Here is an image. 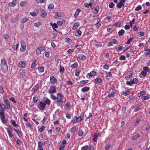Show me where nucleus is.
Instances as JSON below:
<instances>
[{"mask_svg":"<svg viewBox=\"0 0 150 150\" xmlns=\"http://www.w3.org/2000/svg\"><path fill=\"white\" fill-rule=\"evenodd\" d=\"M150 96L149 95H148L146 96H144L142 98V100H148L150 98Z\"/></svg>","mask_w":150,"mask_h":150,"instance_id":"nucleus-33","label":"nucleus"},{"mask_svg":"<svg viewBox=\"0 0 150 150\" xmlns=\"http://www.w3.org/2000/svg\"><path fill=\"white\" fill-rule=\"evenodd\" d=\"M45 104L46 103L47 105H50L51 103V101L49 99H47V100H46L45 101Z\"/></svg>","mask_w":150,"mask_h":150,"instance_id":"nucleus-60","label":"nucleus"},{"mask_svg":"<svg viewBox=\"0 0 150 150\" xmlns=\"http://www.w3.org/2000/svg\"><path fill=\"white\" fill-rule=\"evenodd\" d=\"M18 19V17H16L15 18H13L11 19V22L12 23H14L16 22L17 21Z\"/></svg>","mask_w":150,"mask_h":150,"instance_id":"nucleus-45","label":"nucleus"},{"mask_svg":"<svg viewBox=\"0 0 150 150\" xmlns=\"http://www.w3.org/2000/svg\"><path fill=\"white\" fill-rule=\"evenodd\" d=\"M40 11L41 14V16L43 18H45L47 17V13L43 9L40 10Z\"/></svg>","mask_w":150,"mask_h":150,"instance_id":"nucleus-10","label":"nucleus"},{"mask_svg":"<svg viewBox=\"0 0 150 150\" xmlns=\"http://www.w3.org/2000/svg\"><path fill=\"white\" fill-rule=\"evenodd\" d=\"M90 89V88L89 87L85 86L82 88L81 91L82 92L85 93L88 91Z\"/></svg>","mask_w":150,"mask_h":150,"instance_id":"nucleus-25","label":"nucleus"},{"mask_svg":"<svg viewBox=\"0 0 150 150\" xmlns=\"http://www.w3.org/2000/svg\"><path fill=\"white\" fill-rule=\"evenodd\" d=\"M123 47L122 46H120L118 47H117L116 49V50L117 51H121Z\"/></svg>","mask_w":150,"mask_h":150,"instance_id":"nucleus-59","label":"nucleus"},{"mask_svg":"<svg viewBox=\"0 0 150 150\" xmlns=\"http://www.w3.org/2000/svg\"><path fill=\"white\" fill-rule=\"evenodd\" d=\"M3 99L4 102L6 104L7 109H10L11 105L9 100L4 96H3Z\"/></svg>","mask_w":150,"mask_h":150,"instance_id":"nucleus-5","label":"nucleus"},{"mask_svg":"<svg viewBox=\"0 0 150 150\" xmlns=\"http://www.w3.org/2000/svg\"><path fill=\"white\" fill-rule=\"evenodd\" d=\"M25 125L26 127L29 129H30L32 128V126L31 124L29 122H28L25 123Z\"/></svg>","mask_w":150,"mask_h":150,"instance_id":"nucleus-44","label":"nucleus"},{"mask_svg":"<svg viewBox=\"0 0 150 150\" xmlns=\"http://www.w3.org/2000/svg\"><path fill=\"white\" fill-rule=\"evenodd\" d=\"M80 26V24L79 22H75L72 28L73 30H75L78 27Z\"/></svg>","mask_w":150,"mask_h":150,"instance_id":"nucleus-19","label":"nucleus"},{"mask_svg":"<svg viewBox=\"0 0 150 150\" xmlns=\"http://www.w3.org/2000/svg\"><path fill=\"white\" fill-rule=\"evenodd\" d=\"M57 90L56 87L54 86H51L48 92L49 94L56 93Z\"/></svg>","mask_w":150,"mask_h":150,"instance_id":"nucleus-6","label":"nucleus"},{"mask_svg":"<svg viewBox=\"0 0 150 150\" xmlns=\"http://www.w3.org/2000/svg\"><path fill=\"white\" fill-rule=\"evenodd\" d=\"M133 38H131L129 39L128 41L126 42V44H129L130 43L132 42L133 40Z\"/></svg>","mask_w":150,"mask_h":150,"instance_id":"nucleus-62","label":"nucleus"},{"mask_svg":"<svg viewBox=\"0 0 150 150\" xmlns=\"http://www.w3.org/2000/svg\"><path fill=\"white\" fill-rule=\"evenodd\" d=\"M0 107L1 109L4 110L6 108V107L5 105L2 103H0Z\"/></svg>","mask_w":150,"mask_h":150,"instance_id":"nucleus-63","label":"nucleus"},{"mask_svg":"<svg viewBox=\"0 0 150 150\" xmlns=\"http://www.w3.org/2000/svg\"><path fill=\"white\" fill-rule=\"evenodd\" d=\"M132 77V72L131 71L127 72L125 74V77L127 80H128L129 79L131 78Z\"/></svg>","mask_w":150,"mask_h":150,"instance_id":"nucleus-9","label":"nucleus"},{"mask_svg":"<svg viewBox=\"0 0 150 150\" xmlns=\"http://www.w3.org/2000/svg\"><path fill=\"white\" fill-rule=\"evenodd\" d=\"M26 66V63L23 61H20L19 62L18 66L20 68H25Z\"/></svg>","mask_w":150,"mask_h":150,"instance_id":"nucleus-12","label":"nucleus"},{"mask_svg":"<svg viewBox=\"0 0 150 150\" xmlns=\"http://www.w3.org/2000/svg\"><path fill=\"white\" fill-rule=\"evenodd\" d=\"M39 87V84L37 83L32 88L31 91L32 93H34L36 91Z\"/></svg>","mask_w":150,"mask_h":150,"instance_id":"nucleus-13","label":"nucleus"},{"mask_svg":"<svg viewBox=\"0 0 150 150\" xmlns=\"http://www.w3.org/2000/svg\"><path fill=\"white\" fill-rule=\"evenodd\" d=\"M76 130V127L75 126H74L70 129L71 133H74Z\"/></svg>","mask_w":150,"mask_h":150,"instance_id":"nucleus-42","label":"nucleus"},{"mask_svg":"<svg viewBox=\"0 0 150 150\" xmlns=\"http://www.w3.org/2000/svg\"><path fill=\"white\" fill-rule=\"evenodd\" d=\"M10 122L14 127H17L18 125L16 124L15 120H11Z\"/></svg>","mask_w":150,"mask_h":150,"instance_id":"nucleus-36","label":"nucleus"},{"mask_svg":"<svg viewBox=\"0 0 150 150\" xmlns=\"http://www.w3.org/2000/svg\"><path fill=\"white\" fill-rule=\"evenodd\" d=\"M36 61L35 60L33 61V63L31 65V68L33 69L35 67Z\"/></svg>","mask_w":150,"mask_h":150,"instance_id":"nucleus-51","label":"nucleus"},{"mask_svg":"<svg viewBox=\"0 0 150 150\" xmlns=\"http://www.w3.org/2000/svg\"><path fill=\"white\" fill-rule=\"evenodd\" d=\"M83 115H80L78 117H77L76 116H75V118H76L77 119V121L79 122H80L82 120V119L83 117Z\"/></svg>","mask_w":150,"mask_h":150,"instance_id":"nucleus-17","label":"nucleus"},{"mask_svg":"<svg viewBox=\"0 0 150 150\" xmlns=\"http://www.w3.org/2000/svg\"><path fill=\"white\" fill-rule=\"evenodd\" d=\"M65 22L64 20H62V21H58L57 22V23L59 26H61L62 25L64 24Z\"/></svg>","mask_w":150,"mask_h":150,"instance_id":"nucleus-26","label":"nucleus"},{"mask_svg":"<svg viewBox=\"0 0 150 150\" xmlns=\"http://www.w3.org/2000/svg\"><path fill=\"white\" fill-rule=\"evenodd\" d=\"M81 32L80 30H78L76 32L75 34L76 36L79 37L81 35Z\"/></svg>","mask_w":150,"mask_h":150,"instance_id":"nucleus-34","label":"nucleus"},{"mask_svg":"<svg viewBox=\"0 0 150 150\" xmlns=\"http://www.w3.org/2000/svg\"><path fill=\"white\" fill-rule=\"evenodd\" d=\"M19 44H17L16 45H13L12 46V48L13 51L16 50L18 48Z\"/></svg>","mask_w":150,"mask_h":150,"instance_id":"nucleus-31","label":"nucleus"},{"mask_svg":"<svg viewBox=\"0 0 150 150\" xmlns=\"http://www.w3.org/2000/svg\"><path fill=\"white\" fill-rule=\"evenodd\" d=\"M125 33V31L123 29H121L118 32V35L120 36L122 35Z\"/></svg>","mask_w":150,"mask_h":150,"instance_id":"nucleus-38","label":"nucleus"},{"mask_svg":"<svg viewBox=\"0 0 150 150\" xmlns=\"http://www.w3.org/2000/svg\"><path fill=\"white\" fill-rule=\"evenodd\" d=\"M64 67L62 66H60L59 72L60 73H64Z\"/></svg>","mask_w":150,"mask_h":150,"instance_id":"nucleus-48","label":"nucleus"},{"mask_svg":"<svg viewBox=\"0 0 150 150\" xmlns=\"http://www.w3.org/2000/svg\"><path fill=\"white\" fill-rule=\"evenodd\" d=\"M99 11V8L98 6H96L95 8L92 9V11L93 13L97 14Z\"/></svg>","mask_w":150,"mask_h":150,"instance_id":"nucleus-23","label":"nucleus"},{"mask_svg":"<svg viewBox=\"0 0 150 150\" xmlns=\"http://www.w3.org/2000/svg\"><path fill=\"white\" fill-rule=\"evenodd\" d=\"M29 20V19L27 17L24 18L22 19L21 21V23H23L26 22Z\"/></svg>","mask_w":150,"mask_h":150,"instance_id":"nucleus-41","label":"nucleus"},{"mask_svg":"<svg viewBox=\"0 0 150 150\" xmlns=\"http://www.w3.org/2000/svg\"><path fill=\"white\" fill-rule=\"evenodd\" d=\"M97 73V72L96 71L93 70L90 73H87L86 74V77L88 78H90L92 76H95L96 75Z\"/></svg>","mask_w":150,"mask_h":150,"instance_id":"nucleus-8","label":"nucleus"},{"mask_svg":"<svg viewBox=\"0 0 150 150\" xmlns=\"http://www.w3.org/2000/svg\"><path fill=\"white\" fill-rule=\"evenodd\" d=\"M111 75V72H109L106 73V74L105 78L107 79L108 77H109Z\"/></svg>","mask_w":150,"mask_h":150,"instance_id":"nucleus-55","label":"nucleus"},{"mask_svg":"<svg viewBox=\"0 0 150 150\" xmlns=\"http://www.w3.org/2000/svg\"><path fill=\"white\" fill-rule=\"evenodd\" d=\"M15 131L16 132L18 137H21L23 136L22 133L20 132L19 130H17L15 129H14Z\"/></svg>","mask_w":150,"mask_h":150,"instance_id":"nucleus-28","label":"nucleus"},{"mask_svg":"<svg viewBox=\"0 0 150 150\" xmlns=\"http://www.w3.org/2000/svg\"><path fill=\"white\" fill-rule=\"evenodd\" d=\"M79 58L82 61L85 60L86 59V57L82 54H79L78 55Z\"/></svg>","mask_w":150,"mask_h":150,"instance_id":"nucleus-14","label":"nucleus"},{"mask_svg":"<svg viewBox=\"0 0 150 150\" xmlns=\"http://www.w3.org/2000/svg\"><path fill=\"white\" fill-rule=\"evenodd\" d=\"M142 7L141 6L138 5L135 8V11H139L142 9Z\"/></svg>","mask_w":150,"mask_h":150,"instance_id":"nucleus-50","label":"nucleus"},{"mask_svg":"<svg viewBox=\"0 0 150 150\" xmlns=\"http://www.w3.org/2000/svg\"><path fill=\"white\" fill-rule=\"evenodd\" d=\"M38 144V150H44L42 148V145L39 144Z\"/></svg>","mask_w":150,"mask_h":150,"instance_id":"nucleus-56","label":"nucleus"},{"mask_svg":"<svg viewBox=\"0 0 150 150\" xmlns=\"http://www.w3.org/2000/svg\"><path fill=\"white\" fill-rule=\"evenodd\" d=\"M46 105L45 103L42 102H40L38 106V108L41 110H43L44 109Z\"/></svg>","mask_w":150,"mask_h":150,"instance_id":"nucleus-7","label":"nucleus"},{"mask_svg":"<svg viewBox=\"0 0 150 150\" xmlns=\"http://www.w3.org/2000/svg\"><path fill=\"white\" fill-rule=\"evenodd\" d=\"M54 8V5L52 4H50L48 6V8L49 10L52 9Z\"/></svg>","mask_w":150,"mask_h":150,"instance_id":"nucleus-53","label":"nucleus"},{"mask_svg":"<svg viewBox=\"0 0 150 150\" xmlns=\"http://www.w3.org/2000/svg\"><path fill=\"white\" fill-rule=\"evenodd\" d=\"M50 82L52 84H54L57 82V80L54 76H50Z\"/></svg>","mask_w":150,"mask_h":150,"instance_id":"nucleus-11","label":"nucleus"},{"mask_svg":"<svg viewBox=\"0 0 150 150\" xmlns=\"http://www.w3.org/2000/svg\"><path fill=\"white\" fill-rule=\"evenodd\" d=\"M39 11L37 9H35L34 12H30V15L33 16L35 17L37 16L38 14Z\"/></svg>","mask_w":150,"mask_h":150,"instance_id":"nucleus-15","label":"nucleus"},{"mask_svg":"<svg viewBox=\"0 0 150 150\" xmlns=\"http://www.w3.org/2000/svg\"><path fill=\"white\" fill-rule=\"evenodd\" d=\"M64 96L61 93H59L57 95V104L58 106L60 107L62 104L63 101L62 100Z\"/></svg>","mask_w":150,"mask_h":150,"instance_id":"nucleus-2","label":"nucleus"},{"mask_svg":"<svg viewBox=\"0 0 150 150\" xmlns=\"http://www.w3.org/2000/svg\"><path fill=\"white\" fill-rule=\"evenodd\" d=\"M99 135V133H95L94 134L93 140L95 142H96L98 138Z\"/></svg>","mask_w":150,"mask_h":150,"instance_id":"nucleus-22","label":"nucleus"},{"mask_svg":"<svg viewBox=\"0 0 150 150\" xmlns=\"http://www.w3.org/2000/svg\"><path fill=\"white\" fill-rule=\"evenodd\" d=\"M115 93L114 92L112 91L111 92V93L110 94H108V95L107 96L109 98H113L115 97Z\"/></svg>","mask_w":150,"mask_h":150,"instance_id":"nucleus-29","label":"nucleus"},{"mask_svg":"<svg viewBox=\"0 0 150 150\" xmlns=\"http://www.w3.org/2000/svg\"><path fill=\"white\" fill-rule=\"evenodd\" d=\"M50 24L52 26L53 29L57 32H58V31L55 29V28H58V26L55 23H50Z\"/></svg>","mask_w":150,"mask_h":150,"instance_id":"nucleus-16","label":"nucleus"},{"mask_svg":"<svg viewBox=\"0 0 150 150\" xmlns=\"http://www.w3.org/2000/svg\"><path fill=\"white\" fill-rule=\"evenodd\" d=\"M88 80H83L82 81H81L79 83V85L80 86H82L84 84L88 83Z\"/></svg>","mask_w":150,"mask_h":150,"instance_id":"nucleus-24","label":"nucleus"},{"mask_svg":"<svg viewBox=\"0 0 150 150\" xmlns=\"http://www.w3.org/2000/svg\"><path fill=\"white\" fill-rule=\"evenodd\" d=\"M126 59V57L124 55H122L119 58V59L120 60H125Z\"/></svg>","mask_w":150,"mask_h":150,"instance_id":"nucleus-61","label":"nucleus"},{"mask_svg":"<svg viewBox=\"0 0 150 150\" xmlns=\"http://www.w3.org/2000/svg\"><path fill=\"white\" fill-rule=\"evenodd\" d=\"M70 103L69 102H67L64 106V109L65 110L67 109L70 106Z\"/></svg>","mask_w":150,"mask_h":150,"instance_id":"nucleus-35","label":"nucleus"},{"mask_svg":"<svg viewBox=\"0 0 150 150\" xmlns=\"http://www.w3.org/2000/svg\"><path fill=\"white\" fill-rule=\"evenodd\" d=\"M25 75V72L23 71H22L19 73V76L22 78H24Z\"/></svg>","mask_w":150,"mask_h":150,"instance_id":"nucleus-37","label":"nucleus"},{"mask_svg":"<svg viewBox=\"0 0 150 150\" xmlns=\"http://www.w3.org/2000/svg\"><path fill=\"white\" fill-rule=\"evenodd\" d=\"M102 46V44L100 42L97 43L95 45V47H100Z\"/></svg>","mask_w":150,"mask_h":150,"instance_id":"nucleus-64","label":"nucleus"},{"mask_svg":"<svg viewBox=\"0 0 150 150\" xmlns=\"http://www.w3.org/2000/svg\"><path fill=\"white\" fill-rule=\"evenodd\" d=\"M146 93V92L145 91H141L139 93H138V95L139 97H142L143 96V95L145 94Z\"/></svg>","mask_w":150,"mask_h":150,"instance_id":"nucleus-30","label":"nucleus"},{"mask_svg":"<svg viewBox=\"0 0 150 150\" xmlns=\"http://www.w3.org/2000/svg\"><path fill=\"white\" fill-rule=\"evenodd\" d=\"M140 135L139 134H136L132 137V140H136L138 139L140 137Z\"/></svg>","mask_w":150,"mask_h":150,"instance_id":"nucleus-32","label":"nucleus"},{"mask_svg":"<svg viewBox=\"0 0 150 150\" xmlns=\"http://www.w3.org/2000/svg\"><path fill=\"white\" fill-rule=\"evenodd\" d=\"M81 11V10L79 8H77L76 9L75 11V13L74 14V16L75 18H77L79 13Z\"/></svg>","mask_w":150,"mask_h":150,"instance_id":"nucleus-18","label":"nucleus"},{"mask_svg":"<svg viewBox=\"0 0 150 150\" xmlns=\"http://www.w3.org/2000/svg\"><path fill=\"white\" fill-rule=\"evenodd\" d=\"M8 134L10 138H12L14 136L11 131L8 128H6Z\"/></svg>","mask_w":150,"mask_h":150,"instance_id":"nucleus-21","label":"nucleus"},{"mask_svg":"<svg viewBox=\"0 0 150 150\" xmlns=\"http://www.w3.org/2000/svg\"><path fill=\"white\" fill-rule=\"evenodd\" d=\"M103 68L105 69L108 70L109 68V66L108 64H106L103 66Z\"/></svg>","mask_w":150,"mask_h":150,"instance_id":"nucleus-57","label":"nucleus"},{"mask_svg":"<svg viewBox=\"0 0 150 150\" xmlns=\"http://www.w3.org/2000/svg\"><path fill=\"white\" fill-rule=\"evenodd\" d=\"M0 66L1 69L4 73L6 72L8 70V66L7 61L3 58L1 60Z\"/></svg>","mask_w":150,"mask_h":150,"instance_id":"nucleus-1","label":"nucleus"},{"mask_svg":"<svg viewBox=\"0 0 150 150\" xmlns=\"http://www.w3.org/2000/svg\"><path fill=\"white\" fill-rule=\"evenodd\" d=\"M102 82V79L100 78H97L95 79V83L98 85L99 84Z\"/></svg>","mask_w":150,"mask_h":150,"instance_id":"nucleus-20","label":"nucleus"},{"mask_svg":"<svg viewBox=\"0 0 150 150\" xmlns=\"http://www.w3.org/2000/svg\"><path fill=\"white\" fill-rule=\"evenodd\" d=\"M50 94L51 98L53 100H56L57 99V97H56V96H54V95H53L52 94Z\"/></svg>","mask_w":150,"mask_h":150,"instance_id":"nucleus-58","label":"nucleus"},{"mask_svg":"<svg viewBox=\"0 0 150 150\" xmlns=\"http://www.w3.org/2000/svg\"><path fill=\"white\" fill-rule=\"evenodd\" d=\"M89 148L88 145H86L82 147L81 150H87Z\"/></svg>","mask_w":150,"mask_h":150,"instance_id":"nucleus-46","label":"nucleus"},{"mask_svg":"<svg viewBox=\"0 0 150 150\" xmlns=\"http://www.w3.org/2000/svg\"><path fill=\"white\" fill-rule=\"evenodd\" d=\"M101 24V21H99L96 24V27L98 28L100 26Z\"/></svg>","mask_w":150,"mask_h":150,"instance_id":"nucleus-54","label":"nucleus"},{"mask_svg":"<svg viewBox=\"0 0 150 150\" xmlns=\"http://www.w3.org/2000/svg\"><path fill=\"white\" fill-rule=\"evenodd\" d=\"M78 64L77 62H75L71 65V67L73 68H76L78 67Z\"/></svg>","mask_w":150,"mask_h":150,"instance_id":"nucleus-43","label":"nucleus"},{"mask_svg":"<svg viewBox=\"0 0 150 150\" xmlns=\"http://www.w3.org/2000/svg\"><path fill=\"white\" fill-rule=\"evenodd\" d=\"M38 100V98L37 97H34L33 99V101L34 103H37Z\"/></svg>","mask_w":150,"mask_h":150,"instance_id":"nucleus-49","label":"nucleus"},{"mask_svg":"<svg viewBox=\"0 0 150 150\" xmlns=\"http://www.w3.org/2000/svg\"><path fill=\"white\" fill-rule=\"evenodd\" d=\"M129 90H127V91H126L125 92L124 91L122 92L121 93V94L122 95L127 96L128 95V94L129 93Z\"/></svg>","mask_w":150,"mask_h":150,"instance_id":"nucleus-40","label":"nucleus"},{"mask_svg":"<svg viewBox=\"0 0 150 150\" xmlns=\"http://www.w3.org/2000/svg\"><path fill=\"white\" fill-rule=\"evenodd\" d=\"M42 22L39 21L35 23L34 25L35 26L37 27H39L42 24Z\"/></svg>","mask_w":150,"mask_h":150,"instance_id":"nucleus-39","label":"nucleus"},{"mask_svg":"<svg viewBox=\"0 0 150 150\" xmlns=\"http://www.w3.org/2000/svg\"><path fill=\"white\" fill-rule=\"evenodd\" d=\"M16 0H13L12 2L10 3L9 5L10 6L14 7L15 6L16 4Z\"/></svg>","mask_w":150,"mask_h":150,"instance_id":"nucleus-27","label":"nucleus"},{"mask_svg":"<svg viewBox=\"0 0 150 150\" xmlns=\"http://www.w3.org/2000/svg\"><path fill=\"white\" fill-rule=\"evenodd\" d=\"M38 70L40 73L43 72L44 71V68L43 67H41L38 68Z\"/></svg>","mask_w":150,"mask_h":150,"instance_id":"nucleus-47","label":"nucleus"},{"mask_svg":"<svg viewBox=\"0 0 150 150\" xmlns=\"http://www.w3.org/2000/svg\"><path fill=\"white\" fill-rule=\"evenodd\" d=\"M20 42L21 47L20 48V50L22 52L26 50V48L25 42L23 40H21Z\"/></svg>","mask_w":150,"mask_h":150,"instance_id":"nucleus-4","label":"nucleus"},{"mask_svg":"<svg viewBox=\"0 0 150 150\" xmlns=\"http://www.w3.org/2000/svg\"><path fill=\"white\" fill-rule=\"evenodd\" d=\"M138 79L137 78H134L133 79H131L130 81H127L126 84L129 86H131L132 84H136L138 83Z\"/></svg>","mask_w":150,"mask_h":150,"instance_id":"nucleus-3","label":"nucleus"},{"mask_svg":"<svg viewBox=\"0 0 150 150\" xmlns=\"http://www.w3.org/2000/svg\"><path fill=\"white\" fill-rule=\"evenodd\" d=\"M80 70L79 69H77L76 71L75 75L77 76H79L80 73Z\"/></svg>","mask_w":150,"mask_h":150,"instance_id":"nucleus-52","label":"nucleus"}]
</instances>
